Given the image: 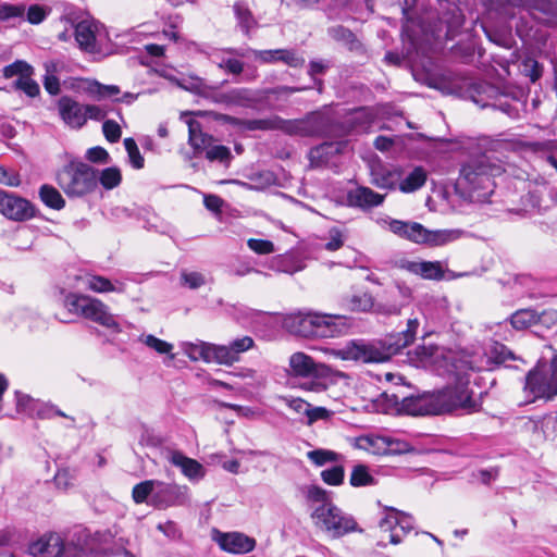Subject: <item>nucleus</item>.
<instances>
[{
  "instance_id": "24",
  "label": "nucleus",
  "mask_w": 557,
  "mask_h": 557,
  "mask_svg": "<svg viewBox=\"0 0 557 557\" xmlns=\"http://www.w3.org/2000/svg\"><path fill=\"white\" fill-rule=\"evenodd\" d=\"M258 59L265 63L282 61L288 66L300 67L305 64V59L299 57L294 50L276 49L256 52Z\"/></svg>"
},
{
  "instance_id": "28",
  "label": "nucleus",
  "mask_w": 557,
  "mask_h": 557,
  "mask_svg": "<svg viewBox=\"0 0 557 557\" xmlns=\"http://www.w3.org/2000/svg\"><path fill=\"white\" fill-rule=\"evenodd\" d=\"M369 442L371 445L377 447V453L384 455L405 454L410 451L411 449L410 445L407 442L395 440L392 437L381 436L374 440H370Z\"/></svg>"
},
{
  "instance_id": "39",
  "label": "nucleus",
  "mask_w": 557,
  "mask_h": 557,
  "mask_svg": "<svg viewBox=\"0 0 557 557\" xmlns=\"http://www.w3.org/2000/svg\"><path fill=\"white\" fill-rule=\"evenodd\" d=\"M307 380L300 384V388L307 392L312 393H322L325 392L331 383V372L325 373L323 376L321 375H311L310 377H306Z\"/></svg>"
},
{
  "instance_id": "37",
  "label": "nucleus",
  "mask_w": 557,
  "mask_h": 557,
  "mask_svg": "<svg viewBox=\"0 0 557 557\" xmlns=\"http://www.w3.org/2000/svg\"><path fill=\"white\" fill-rule=\"evenodd\" d=\"M417 275L424 280H441L444 277V269L440 261H420Z\"/></svg>"
},
{
  "instance_id": "9",
  "label": "nucleus",
  "mask_w": 557,
  "mask_h": 557,
  "mask_svg": "<svg viewBox=\"0 0 557 557\" xmlns=\"http://www.w3.org/2000/svg\"><path fill=\"white\" fill-rule=\"evenodd\" d=\"M98 170L71 161L58 174V184L69 197H82L97 187Z\"/></svg>"
},
{
  "instance_id": "53",
  "label": "nucleus",
  "mask_w": 557,
  "mask_h": 557,
  "mask_svg": "<svg viewBox=\"0 0 557 557\" xmlns=\"http://www.w3.org/2000/svg\"><path fill=\"white\" fill-rule=\"evenodd\" d=\"M248 247L258 255H269L274 251V245L267 239L250 238L247 242Z\"/></svg>"
},
{
  "instance_id": "20",
  "label": "nucleus",
  "mask_w": 557,
  "mask_h": 557,
  "mask_svg": "<svg viewBox=\"0 0 557 557\" xmlns=\"http://www.w3.org/2000/svg\"><path fill=\"white\" fill-rule=\"evenodd\" d=\"M58 110L62 121L72 128H81L86 124L84 104L69 96L58 100Z\"/></svg>"
},
{
  "instance_id": "35",
  "label": "nucleus",
  "mask_w": 557,
  "mask_h": 557,
  "mask_svg": "<svg viewBox=\"0 0 557 557\" xmlns=\"http://www.w3.org/2000/svg\"><path fill=\"white\" fill-rule=\"evenodd\" d=\"M84 282L88 289L95 293L122 292L121 287H115L110 280L99 275H86Z\"/></svg>"
},
{
  "instance_id": "3",
  "label": "nucleus",
  "mask_w": 557,
  "mask_h": 557,
  "mask_svg": "<svg viewBox=\"0 0 557 557\" xmlns=\"http://www.w3.org/2000/svg\"><path fill=\"white\" fill-rule=\"evenodd\" d=\"M330 120L326 115L312 112L302 119L284 120L281 116L245 120L243 126L248 131H281L290 136H322L326 134Z\"/></svg>"
},
{
  "instance_id": "15",
  "label": "nucleus",
  "mask_w": 557,
  "mask_h": 557,
  "mask_svg": "<svg viewBox=\"0 0 557 557\" xmlns=\"http://www.w3.org/2000/svg\"><path fill=\"white\" fill-rule=\"evenodd\" d=\"M0 213L14 221H24L35 216V207L26 199L0 190Z\"/></svg>"
},
{
  "instance_id": "1",
  "label": "nucleus",
  "mask_w": 557,
  "mask_h": 557,
  "mask_svg": "<svg viewBox=\"0 0 557 557\" xmlns=\"http://www.w3.org/2000/svg\"><path fill=\"white\" fill-rule=\"evenodd\" d=\"M418 327V319H409L407 329L400 333L391 334L383 341L372 343L351 341L343 348L334 349L332 355L342 360L364 363L385 362L414 341Z\"/></svg>"
},
{
  "instance_id": "32",
  "label": "nucleus",
  "mask_w": 557,
  "mask_h": 557,
  "mask_svg": "<svg viewBox=\"0 0 557 557\" xmlns=\"http://www.w3.org/2000/svg\"><path fill=\"white\" fill-rule=\"evenodd\" d=\"M184 354L191 360H203L210 362L211 344L206 342L185 343L183 346Z\"/></svg>"
},
{
  "instance_id": "42",
  "label": "nucleus",
  "mask_w": 557,
  "mask_h": 557,
  "mask_svg": "<svg viewBox=\"0 0 557 557\" xmlns=\"http://www.w3.org/2000/svg\"><path fill=\"white\" fill-rule=\"evenodd\" d=\"M140 341L149 348L153 349L156 352L160 355H170L171 359H174V355L171 354L173 349V345L162 341L153 335H146L140 338Z\"/></svg>"
},
{
  "instance_id": "10",
  "label": "nucleus",
  "mask_w": 557,
  "mask_h": 557,
  "mask_svg": "<svg viewBox=\"0 0 557 557\" xmlns=\"http://www.w3.org/2000/svg\"><path fill=\"white\" fill-rule=\"evenodd\" d=\"M64 306L70 312L91 320L115 332L120 331V325L113 314L110 313L108 306L98 298L70 293L64 298Z\"/></svg>"
},
{
  "instance_id": "27",
  "label": "nucleus",
  "mask_w": 557,
  "mask_h": 557,
  "mask_svg": "<svg viewBox=\"0 0 557 557\" xmlns=\"http://www.w3.org/2000/svg\"><path fill=\"white\" fill-rule=\"evenodd\" d=\"M156 491L153 498L160 503L166 505L182 504L185 492L177 485L166 484L160 481H156Z\"/></svg>"
},
{
  "instance_id": "23",
  "label": "nucleus",
  "mask_w": 557,
  "mask_h": 557,
  "mask_svg": "<svg viewBox=\"0 0 557 557\" xmlns=\"http://www.w3.org/2000/svg\"><path fill=\"white\" fill-rule=\"evenodd\" d=\"M169 461L181 469L183 474L189 480H198L205 475L203 466L195 459H191L178 450H172L168 457Z\"/></svg>"
},
{
  "instance_id": "41",
  "label": "nucleus",
  "mask_w": 557,
  "mask_h": 557,
  "mask_svg": "<svg viewBox=\"0 0 557 557\" xmlns=\"http://www.w3.org/2000/svg\"><path fill=\"white\" fill-rule=\"evenodd\" d=\"M307 458L312 461L315 466L322 467L329 462H335L338 460L339 455L333 450L327 449H314L307 453Z\"/></svg>"
},
{
  "instance_id": "61",
  "label": "nucleus",
  "mask_w": 557,
  "mask_h": 557,
  "mask_svg": "<svg viewBox=\"0 0 557 557\" xmlns=\"http://www.w3.org/2000/svg\"><path fill=\"white\" fill-rule=\"evenodd\" d=\"M286 405L295 412L307 417L310 404L301 398H284Z\"/></svg>"
},
{
  "instance_id": "13",
  "label": "nucleus",
  "mask_w": 557,
  "mask_h": 557,
  "mask_svg": "<svg viewBox=\"0 0 557 557\" xmlns=\"http://www.w3.org/2000/svg\"><path fill=\"white\" fill-rule=\"evenodd\" d=\"M388 401L385 411H395L410 416H437L440 410L435 392L424 393L417 396L405 397L401 400L396 395L383 394Z\"/></svg>"
},
{
  "instance_id": "63",
  "label": "nucleus",
  "mask_w": 557,
  "mask_h": 557,
  "mask_svg": "<svg viewBox=\"0 0 557 557\" xmlns=\"http://www.w3.org/2000/svg\"><path fill=\"white\" fill-rule=\"evenodd\" d=\"M306 89H307L306 87L278 86V87L265 90V95H267V97H269L270 95H274L276 97H281V96L287 97L294 92L304 91Z\"/></svg>"
},
{
  "instance_id": "7",
  "label": "nucleus",
  "mask_w": 557,
  "mask_h": 557,
  "mask_svg": "<svg viewBox=\"0 0 557 557\" xmlns=\"http://www.w3.org/2000/svg\"><path fill=\"white\" fill-rule=\"evenodd\" d=\"M339 319L337 315L295 312L284 318L283 325L288 332L298 336L326 338L342 332L341 324L336 322Z\"/></svg>"
},
{
  "instance_id": "56",
  "label": "nucleus",
  "mask_w": 557,
  "mask_h": 557,
  "mask_svg": "<svg viewBox=\"0 0 557 557\" xmlns=\"http://www.w3.org/2000/svg\"><path fill=\"white\" fill-rule=\"evenodd\" d=\"M237 361L239 360V355L249 350L253 346V339L250 336H244L242 338H237L230 344Z\"/></svg>"
},
{
  "instance_id": "58",
  "label": "nucleus",
  "mask_w": 557,
  "mask_h": 557,
  "mask_svg": "<svg viewBox=\"0 0 557 557\" xmlns=\"http://www.w3.org/2000/svg\"><path fill=\"white\" fill-rule=\"evenodd\" d=\"M331 414L332 412L324 407H312L310 405L307 413V424L311 425L318 420H326Z\"/></svg>"
},
{
  "instance_id": "34",
  "label": "nucleus",
  "mask_w": 557,
  "mask_h": 557,
  "mask_svg": "<svg viewBox=\"0 0 557 557\" xmlns=\"http://www.w3.org/2000/svg\"><path fill=\"white\" fill-rule=\"evenodd\" d=\"M539 320H540V318L534 310L522 309V310L516 311L511 315L510 323L515 329L523 330V329H527V327L537 323Z\"/></svg>"
},
{
  "instance_id": "14",
  "label": "nucleus",
  "mask_w": 557,
  "mask_h": 557,
  "mask_svg": "<svg viewBox=\"0 0 557 557\" xmlns=\"http://www.w3.org/2000/svg\"><path fill=\"white\" fill-rule=\"evenodd\" d=\"M387 515L380 521L379 528L388 533L392 544H399L403 537L413 529V519L410 515L395 508L385 507Z\"/></svg>"
},
{
  "instance_id": "45",
  "label": "nucleus",
  "mask_w": 557,
  "mask_h": 557,
  "mask_svg": "<svg viewBox=\"0 0 557 557\" xmlns=\"http://www.w3.org/2000/svg\"><path fill=\"white\" fill-rule=\"evenodd\" d=\"M345 469L343 466H334L321 472L322 481L332 486H338L344 482Z\"/></svg>"
},
{
  "instance_id": "60",
  "label": "nucleus",
  "mask_w": 557,
  "mask_h": 557,
  "mask_svg": "<svg viewBox=\"0 0 557 557\" xmlns=\"http://www.w3.org/2000/svg\"><path fill=\"white\" fill-rule=\"evenodd\" d=\"M84 112H85L86 121L88 119L101 121L107 115L106 110L96 104H84Z\"/></svg>"
},
{
  "instance_id": "38",
  "label": "nucleus",
  "mask_w": 557,
  "mask_h": 557,
  "mask_svg": "<svg viewBox=\"0 0 557 557\" xmlns=\"http://www.w3.org/2000/svg\"><path fill=\"white\" fill-rule=\"evenodd\" d=\"M39 196L44 203L52 209L60 210L65 206V201L62 198L61 194L52 186H41Z\"/></svg>"
},
{
  "instance_id": "64",
  "label": "nucleus",
  "mask_w": 557,
  "mask_h": 557,
  "mask_svg": "<svg viewBox=\"0 0 557 557\" xmlns=\"http://www.w3.org/2000/svg\"><path fill=\"white\" fill-rule=\"evenodd\" d=\"M46 13L38 5H32L27 12V20L32 24H39L45 20Z\"/></svg>"
},
{
  "instance_id": "33",
  "label": "nucleus",
  "mask_w": 557,
  "mask_h": 557,
  "mask_svg": "<svg viewBox=\"0 0 557 557\" xmlns=\"http://www.w3.org/2000/svg\"><path fill=\"white\" fill-rule=\"evenodd\" d=\"M237 359L230 345L211 344L210 362L232 366Z\"/></svg>"
},
{
  "instance_id": "44",
  "label": "nucleus",
  "mask_w": 557,
  "mask_h": 557,
  "mask_svg": "<svg viewBox=\"0 0 557 557\" xmlns=\"http://www.w3.org/2000/svg\"><path fill=\"white\" fill-rule=\"evenodd\" d=\"M206 158L209 161H220L222 163H228L232 159V153L230 148L222 145H216L215 143L210 144L207 148Z\"/></svg>"
},
{
  "instance_id": "52",
  "label": "nucleus",
  "mask_w": 557,
  "mask_h": 557,
  "mask_svg": "<svg viewBox=\"0 0 557 557\" xmlns=\"http://www.w3.org/2000/svg\"><path fill=\"white\" fill-rule=\"evenodd\" d=\"M531 10L543 13L547 18H543L544 22H549L548 16L556 13L557 5L552 0H532Z\"/></svg>"
},
{
  "instance_id": "11",
  "label": "nucleus",
  "mask_w": 557,
  "mask_h": 557,
  "mask_svg": "<svg viewBox=\"0 0 557 557\" xmlns=\"http://www.w3.org/2000/svg\"><path fill=\"white\" fill-rule=\"evenodd\" d=\"M408 357L416 367L431 368L441 375L453 372V368L457 369L458 363L451 351L433 344L417 346L408 352Z\"/></svg>"
},
{
  "instance_id": "40",
  "label": "nucleus",
  "mask_w": 557,
  "mask_h": 557,
  "mask_svg": "<svg viewBox=\"0 0 557 557\" xmlns=\"http://www.w3.org/2000/svg\"><path fill=\"white\" fill-rule=\"evenodd\" d=\"M373 476L369 473L368 468L364 465H357L354 467L349 483L355 487L366 486L373 484Z\"/></svg>"
},
{
  "instance_id": "26",
  "label": "nucleus",
  "mask_w": 557,
  "mask_h": 557,
  "mask_svg": "<svg viewBox=\"0 0 557 557\" xmlns=\"http://www.w3.org/2000/svg\"><path fill=\"white\" fill-rule=\"evenodd\" d=\"M186 123L188 125V143L196 153L206 151L210 144L215 143L213 136L201 131V125L198 121L189 119Z\"/></svg>"
},
{
  "instance_id": "8",
  "label": "nucleus",
  "mask_w": 557,
  "mask_h": 557,
  "mask_svg": "<svg viewBox=\"0 0 557 557\" xmlns=\"http://www.w3.org/2000/svg\"><path fill=\"white\" fill-rule=\"evenodd\" d=\"M401 295L403 298L410 297V290L407 287L396 286L384 292L383 298L374 302L372 296L368 293L361 292L351 295H346L342 299V306L349 311L366 312L373 310V312L384 315L399 314L404 306L403 302L396 300V296Z\"/></svg>"
},
{
  "instance_id": "50",
  "label": "nucleus",
  "mask_w": 557,
  "mask_h": 557,
  "mask_svg": "<svg viewBox=\"0 0 557 557\" xmlns=\"http://www.w3.org/2000/svg\"><path fill=\"white\" fill-rule=\"evenodd\" d=\"M16 89L24 91L29 97H36L39 95V85L30 78V75H23L14 82Z\"/></svg>"
},
{
  "instance_id": "4",
  "label": "nucleus",
  "mask_w": 557,
  "mask_h": 557,
  "mask_svg": "<svg viewBox=\"0 0 557 557\" xmlns=\"http://www.w3.org/2000/svg\"><path fill=\"white\" fill-rule=\"evenodd\" d=\"M465 362L458 361L457 369L446 372L456 376L455 383L448 384L442 389L435 391L440 414L455 410L474 412L480 408V403L473 397V391L469 388V374L463 372Z\"/></svg>"
},
{
  "instance_id": "29",
  "label": "nucleus",
  "mask_w": 557,
  "mask_h": 557,
  "mask_svg": "<svg viewBox=\"0 0 557 557\" xmlns=\"http://www.w3.org/2000/svg\"><path fill=\"white\" fill-rule=\"evenodd\" d=\"M465 232L459 228L435 230L428 232L426 245L430 247L445 246L460 239Z\"/></svg>"
},
{
  "instance_id": "49",
  "label": "nucleus",
  "mask_w": 557,
  "mask_h": 557,
  "mask_svg": "<svg viewBox=\"0 0 557 557\" xmlns=\"http://www.w3.org/2000/svg\"><path fill=\"white\" fill-rule=\"evenodd\" d=\"M124 146L133 168L139 170L144 166V158L133 138H125Z\"/></svg>"
},
{
  "instance_id": "21",
  "label": "nucleus",
  "mask_w": 557,
  "mask_h": 557,
  "mask_svg": "<svg viewBox=\"0 0 557 557\" xmlns=\"http://www.w3.org/2000/svg\"><path fill=\"white\" fill-rule=\"evenodd\" d=\"M98 25L92 21H81L74 26V37L79 49L95 53L97 48Z\"/></svg>"
},
{
  "instance_id": "6",
  "label": "nucleus",
  "mask_w": 557,
  "mask_h": 557,
  "mask_svg": "<svg viewBox=\"0 0 557 557\" xmlns=\"http://www.w3.org/2000/svg\"><path fill=\"white\" fill-rule=\"evenodd\" d=\"M522 392L527 403L549 401L557 396V355L549 362L537 361L525 374Z\"/></svg>"
},
{
  "instance_id": "16",
  "label": "nucleus",
  "mask_w": 557,
  "mask_h": 557,
  "mask_svg": "<svg viewBox=\"0 0 557 557\" xmlns=\"http://www.w3.org/2000/svg\"><path fill=\"white\" fill-rule=\"evenodd\" d=\"M213 540L228 554L243 555L256 547V540L242 532H216Z\"/></svg>"
},
{
  "instance_id": "51",
  "label": "nucleus",
  "mask_w": 557,
  "mask_h": 557,
  "mask_svg": "<svg viewBox=\"0 0 557 557\" xmlns=\"http://www.w3.org/2000/svg\"><path fill=\"white\" fill-rule=\"evenodd\" d=\"M306 497L308 502L320 504L319 506L332 504V502L329 498L327 492L324 488L317 485H311L307 488Z\"/></svg>"
},
{
  "instance_id": "22",
  "label": "nucleus",
  "mask_w": 557,
  "mask_h": 557,
  "mask_svg": "<svg viewBox=\"0 0 557 557\" xmlns=\"http://www.w3.org/2000/svg\"><path fill=\"white\" fill-rule=\"evenodd\" d=\"M401 176L403 171L398 166L387 168L376 165L371 169V183L377 188L395 189Z\"/></svg>"
},
{
  "instance_id": "12",
  "label": "nucleus",
  "mask_w": 557,
  "mask_h": 557,
  "mask_svg": "<svg viewBox=\"0 0 557 557\" xmlns=\"http://www.w3.org/2000/svg\"><path fill=\"white\" fill-rule=\"evenodd\" d=\"M314 524L333 537H339L356 529V521L333 503L318 506L311 515Z\"/></svg>"
},
{
  "instance_id": "25",
  "label": "nucleus",
  "mask_w": 557,
  "mask_h": 557,
  "mask_svg": "<svg viewBox=\"0 0 557 557\" xmlns=\"http://www.w3.org/2000/svg\"><path fill=\"white\" fill-rule=\"evenodd\" d=\"M385 196L375 193L369 187H357L349 191L348 200L351 205L360 207L362 209H370L380 206L384 201Z\"/></svg>"
},
{
  "instance_id": "30",
  "label": "nucleus",
  "mask_w": 557,
  "mask_h": 557,
  "mask_svg": "<svg viewBox=\"0 0 557 557\" xmlns=\"http://www.w3.org/2000/svg\"><path fill=\"white\" fill-rule=\"evenodd\" d=\"M233 11L242 32L249 36L250 30L257 26V20L255 18L251 10L247 4L238 1L234 3Z\"/></svg>"
},
{
  "instance_id": "18",
  "label": "nucleus",
  "mask_w": 557,
  "mask_h": 557,
  "mask_svg": "<svg viewBox=\"0 0 557 557\" xmlns=\"http://www.w3.org/2000/svg\"><path fill=\"white\" fill-rule=\"evenodd\" d=\"M511 16L512 7L509 3L503 0L492 1L486 13L485 22L483 24V29L485 34L491 38V28H493L494 26L507 30V23Z\"/></svg>"
},
{
  "instance_id": "55",
  "label": "nucleus",
  "mask_w": 557,
  "mask_h": 557,
  "mask_svg": "<svg viewBox=\"0 0 557 557\" xmlns=\"http://www.w3.org/2000/svg\"><path fill=\"white\" fill-rule=\"evenodd\" d=\"M103 135L110 143H116L120 140L122 132L120 125L113 121L108 120L102 125Z\"/></svg>"
},
{
  "instance_id": "19",
  "label": "nucleus",
  "mask_w": 557,
  "mask_h": 557,
  "mask_svg": "<svg viewBox=\"0 0 557 557\" xmlns=\"http://www.w3.org/2000/svg\"><path fill=\"white\" fill-rule=\"evenodd\" d=\"M243 57H245L244 51L235 48H221L212 52L216 66L232 75H240L243 73L244 62L238 59Z\"/></svg>"
},
{
  "instance_id": "31",
  "label": "nucleus",
  "mask_w": 557,
  "mask_h": 557,
  "mask_svg": "<svg viewBox=\"0 0 557 557\" xmlns=\"http://www.w3.org/2000/svg\"><path fill=\"white\" fill-rule=\"evenodd\" d=\"M426 171L422 166H416L403 181L399 189L403 193H412L420 189L426 182Z\"/></svg>"
},
{
  "instance_id": "59",
  "label": "nucleus",
  "mask_w": 557,
  "mask_h": 557,
  "mask_svg": "<svg viewBox=\"0 0 557 557\" xmlns=\"http://www.w3.org/2000/svg\"><path fill=\"white\" fill-rule=\"evenodd\" d=\"M24 13V8L12 4H1L0 5V20H8L11 17L22 16Z\"/></svg>"
},
{
  "instance_id": "46",
  "label": "nucleus",
  "mask_w": 557,
  "mask_h": 557,
  "mask_svg": "<svg viewBox=\"0 0 557 557\" xmlns=\"http://www.w3.org/2000/svg\"><path fill=\"white\" fill-rule=\"evenodd\" d=\"M429 230L418 222H408L406 239L416 244L426 245Z\"/></svg>"
},
{
  "instance_id": "17",
  "label": "nucleus",
  "mask_w": 557,
  "mask_h": 557,
  "mask_svg": "<svg viewBox=\"0 0 557 557\" xmlns=\"http://www.w3.org/2000/svg\"><path fill=\"white\" fill-rule=\"evenodd\" d=\"M289 374L298 377H310L311 375H324L330 373L331 369L314 360L302 351L294 352L288 360Z\"/></svg>"
},
{
  "instance_id": "43",
  "label": "nucleus",
  "mask_w": 557,
  "mask_h": 557,
  "mask_svg": "<svg viewBox=\"0 0 557 557\" xmlns=\"http://www.w3.org/2000/svg\"><path fill=\"white\" fill-rule=\"evenodd\" d=\"M327 33L334 40L349 46L350 48H352L357 42L354 33L342 25L329 28Z\"/></svg>"
},
{
  "instance_id": "36",
  "label": "nucleus",
  "mask_w": 557,
  "mask_h": 557,
  "mask_svg": "<svg viewBox=\"0 0 557 557\" xmlns=\"http://www.w3.org/2000/svg\"><path fill=\"white\" fill-rule=\"evenodd\" d=\"M122 174L119 168L110 166L102 171H98L97 183L99 182L103 188L113 189L121 184Z\"/></svg>"
},
{
  "instance_id": "2",
  "label": "nucleus",
  "mask_w": 557,
  "mask_h": 557,
  "mask_svg": "<svg viewBox=\"0 0 557 557\" xmlns=\"http://www.w3.org/2000/svg\"><path fill=\"white\" fill-rule=\"evenodd\" d=\"M503 172L500 164L486 154L469 160L460 170L457 188L472 202H485L494 191L493 177Z\"/></svg>"
},
{
  "instance_id": "47",
  "label": "nucleus",
  "mask_w": 557,
  "mask_h": 557,
  "mask_svg": "<svg viewBox=\"0 0 557 557\" xmlns=\"http://www.w3.org/2000/svg\"><path fill=\"white\" fill-rule=\"evenodd\" d=\"M156 481L148 480L136 484L133 488V499L136 504L146 502L147 497L156 491Z\"/></svg>"
},
{
  "instance_id": "5",
  "label": "nucleus",
  "mask_w": 557,
  "mask_h": 557,
  "mask_svg": "<svg viewBox=\"0 0 557 557\" xmlns=\"http://www.w3.org/2000/svg\"><path fill=\"white\" fill-rule=\"evenodd\" d=\"M29 550L32 555L41 557H103L96 540L83 532L66 545L62 544L58 534L44 536L32 544Z\"/></svg>"
},
{
  "instance_id": "62",
  "label": "nucleus",
  "mask_w": 557,
  "mask_h": 557,
  "mask_svg": "<svg viewBox=\"0 0 557 557\" xmlns=\"http://www.w3.org/2000/svg\"><path fill=\"white\" fill-rule=\"evenodd\" d=\"M343 235L338 228L330 231V240L325 244V248L330 251L338 250L343 246Z\"/></svg>"
},
{
  "instance_id": "57",
  "label": "nucleus",
  "mask_w": 557,
  "mask_h": 557,
  "mask_svg": "<svg viewBox=\"0 0 557 557\" xmlns=\"http://www.w3.org/2000/svg\"><path fill=\"white\" fill-rule=\"evenodd\" d=\"M86 158L90 162L102 164L108 163L110 160L108 151L99 146L88 149L86 152Z\"/></svg>"
},
{
  "instance_id": "48",
  "label": "nucleus",
  "mask_w": 557,
  "mask_h": 557,
  "mask_svg": "<svg viewBox=\"0 0 557 557\" xmlns=\"http://www.w3.org/2000/svg\"><path fill=\"white\" fill-rule=\"evenodd\" d=\"M33 74V67L25 61L17 60L13 62L12 64L7 65L3 69V76L5 78H11L15 75H20L22 77L23 75H32Z\"/></svg>"
},
{
  "instance_id": "54",
  "label": "nucleus",
  "mask_w": 557,
  "mask_h": 557,
  "mask_svg": "<svg viewBox=\"0 0 557 557\" xmlns=\"http://www.w3.org/2000/svg\"><path fill=\"white\" fill-rule=\"evenodd\" d=\"M181 278L184 285L191 289L199 288L206 283L205 276L199 272L183 271L181 274Z\"/></svg>"
}]
</instances>
